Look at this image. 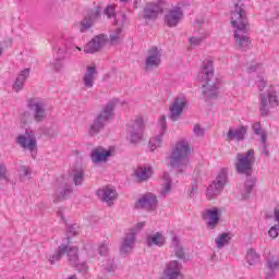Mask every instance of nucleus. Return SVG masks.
<instances>
[{
    "mask_svg": "<svg viewBox=\"0 0 279 279\" xmlns=\"http://www.w3.org/2000/svg\"><path fill=\"white\" fill-rule=\"evenodd\" d=\"M58 216L62 218V211H58Z\"/></svg>",
    "mask_w": 279,
    "mask_h": 279,
    "instance_id": "nucleus-59",
    "label": "nucleus"
},
{
    "mask_svg": "<svg viewBox=\"0 0 279 279\" xmlns=\"http://www.w3.org/2000/svg\"><path fill=\"white\" fill-rule=\"evenodd\" d=\"M247 134V126H239L238 129L230 128L227 137L229 141H245V135Z\"/></svg>",
    "mask_w": 279,
    "mask_h": 279,
    "instance_id": "nucleus-25",
    "label": "nucleus"
},
{
    "mask_svg": "<svg viewBox=\"0 0 279 279\" xmlns=\"http://www.w3.org/2000/svg\"><path fill=\"white\" fill-rule=\"evenodd\" d=\"M172 247L174 248V254L177 258H180L181 260H186V253L184 252V247H182V245L180 244V238H172Z\"/></svg>",
    "mask_w": 279,
    "mask_h": 279,
    "instance_id": "nucleus-29",
    "label": "nucleus"
},
{
    "mask_svg": "<svg viewBox=\"0 0 279 279\" xmlns=\"http://www.w3.org/2000/svg\"><path fill=\"white\" fill-rule=\"evenodd\" d=\"M85 17H87L94 24L97 23V21L101 19V7L98 5L94 9H89Z\"/></svg>",
    "mask_w": 279,
    "mask_h": 279,
    "instance_id": "nucleus-32",
    "label": "nucleus"
},
{
    "mask_svg": "<svg viewBox=\"0 0 279 279\" xmlns=\"http://www.w3.org/2000/svg\"><path fill=\"white\" fill-rule=\"evenodd\" d=\"M257 86L259 90H264L265 86H267V83L265 82V80L259 78Z\"/></svg>",
    "mask_w": 279,
    "mask_h": 279,
    "instance_id": "nucleus-54",
    "label": "nucleus"
},
{
    "mask_svg": "<svg viewBox=\"0 0 279 279\" xmlns=\"http://www.w3.org/2000/svg\"><path fill=\"white\" fill-rule=\"evenodd\" d=\"M106 43H108V35L99 34L88 41L84 47V53H98L104 49Z\"/></svg>",
    "mask_w": 279,
    "mask_h": 279,
    "instance_id": "nucleus-13",
    "label": "nucleus"
},
{
    "mask_svg": "<svg viewBox=\"0 0 279 279\" xmlns=\"http://www.w3.org/2000/svg\"><path fill=\"white\" fill-rule=\"evenodd\" d=\"M231 25L235 28L233 38L240 51H246L252 45V40L245 34L250 32V21L247 10L243 0H238L234 10L231 11Z\"/></svg>",
    "mask_w": 279,
    "mask_h": 279,
    "instance_id": "nucleus-1",
    "label": "nucleus"
},
{
    "mask_svg": "<svg viewBox=\"0 0 279 279\" xmlns=\"http://www.w3.org/2000/svg\"><path fill=\"white\" fill-rule=\"evenodd\" d=\"M73 193V186L66 182V179H64V175L60 177L57 180V184L54 187V194H53V204H60V202H64L65 199H69Z\"/></svg>",
    "mask_w": 279,
    "mask_h": 279,
    "instance_id": "nucleus-8",
    "label": "nucleus"
},
{
    "mask_svg": "<svg viewBox=\"0 0 279 279\" xmlns=\"http://www.w3.org/2000/svg\"><path fill=\"white\" fill-rule=\"evenodd\" d=\"M254 162H256L254 149H248L245 154H236V173L246 175L247 178L244 182V189L241 191L242 199H250L252 191H254V186H256V178L252 177V173H254Z\"/></svg>",
    "mask_w": 279,
    "mask_h": 279,
    "instance_id": "nucleus-2",
    "label": "nucleus"
},
{
    "mask_svg": "<svg viewBox=\"0 0 279 279\" xmlns=\"http://www.w3.org/2000/svg\"><path fill=\"white\" fill-rule=\"evenodd\" d=\"M258 260H260V255H258V253H256V250L248 248L247 253H246V262L250 265H256V263H258Z\"/></svg>",
    "mask_w": 279,
    "mask_h": 279,
    "instance_id": "nucleus-34",
    "label": "nucleus"
},
{
    "mask_svg": "<svg viewBox=\"0 0 279 279\" xmlns=\"http://www.w3.org/2000/svg\"><path fill=\"white\" fill-rule=\"evenodd\" d=\"M95 74H97V68H95V65L88 66L83 76V84L85 88H93V86H95Z\"/></svg>",
    "mask_w": 279,
    "mask_h": 279,
    "instance_id": "nucleus-27",
    "label": "nucleus"
},
{
    "mask_svg": "<svg viewBox=\"0 0 279 279\" xmlns=\"http://www.w3.org/2000/svg\"><path fill=\"white\" fill-rule=\"evenodd\" d=\"M274 219L277 226H279V205H277L274 209Z\"/></svg>",
    "mask_w": 279,
    "mask_h": 279,
    "instance_id": "nucleus-53",
    "label": "nucleus"
},
{
    "mask_svg": "<svg viewBox=\"0 0 279 279\" xmlns=\"http://www.w3.org/2000/svg\"><path fill=\"white\" fill-rule=\"evenodd\" d=\"M72 182L74 185L76 186H82V184H84V169L80 168V169H73L72 170Z\"/></svg>",
    "mask_w": 279,
    "mask_h": 279,
    "instance_id": "nucleus-30",
    "label": "nucleus"
},
{
    "mask_svg": "<svg viewBox=\"0 0 279 279\" xmlns=\"http://www.w3.org/2000/svg\"><path fill=\"white\" fill-rule=\"evenodd\" d=\"M259 112L262 117H267L269 114V109L276 108V106H278V95L276 94V92H268L267 95L259 94Z\"/></svg>",
    "mask_w": 279,
    "mask_h": 279,
    "instance_id": "nucleus-12",
    "label": "nucleus"
},
{
    "mask_svg": "<svg viewBox=\"0 0 279 279\" xmlns=\"http://www.w3.org/2000/svg\"><path fill=\"white\" fill-rule=\"evenodd\" d=\"M267 267L270 270V272H268L266 279H272L274 272L276 271V269H279V260L268 259Z\"/></svg>",
    "mask_w": 279,
    "mask_h": 279,
    "instance_id": "nucleus-36",
    "label": "nucleus"
},
{
    "mask_svg": "<svg viewBox=\"0 0 279 279\" xmlns=\"http://www.w3.org/2000/svg\"><path fill=\"white\" fill-rule=\"evenodd\" d=\"M134 243H136V233L134 232V229H132L131 232L124 236L120 245V255L125 257L129 254H132Z\"/></svg>",
    "mask_w": 279,
    "mask_h": 279,
    "instance_id": "nucleus-19",
    "label": "nucleus"
},
{
    "mask_svg": "<svg viewBox=\"0 0 279 279\" xmlns=\"http://www.w3.org/2000/svg\"><path fill=\"white\" fill-rule=\"evenodd\" d=\"M180 276H182V264L178 260H171L166 264L161 279H179Z\"/></svg>",
    "mask_w": 279,
    "mask_h": 279,
    "instance_id": "nucleus-18",
    "label": "nucleus"
},
{
    "mask_svg": "<svg viewBox=\"0 0 279 279\" xmlns=\"http://www.w3.org/2000/svg\"><path fill=\"white\" fill-rule=\"evenodd\" d=\"M195 193H197V186L193 185L192 191L190 192V197H195Z\"/></svg>",
    "mask_w": 279,
    "mask_h": 279,
    "instance_id": "nucleus-56",
    "label": "nucleus"
},
{
    "mask_svg": "<svg viewBox=\"0 0 279 279\" xmlns=\"http://www.w3.org/2000/svg\"><path fill=\"white\" fill-rule=\"evenodd\" d=\"M110 247L108 246V243L104 242L99 248H98V253L100 254V256H108V252H109Z\"/></svg>",
    "mask_w": 279,
    "mask_h": 279,
    "instance_id": "nucleus-45",
    "label": "nucleus"
},
{
    "mask_svg": "<svg viewBox=\"0 0 279 279\" xmlns=\"http://www.w3.org/2000/svg\"><path fill=\"white\" fill-rule=\"evenodd\" d=\"M252 129L254 134H256L257 136H260V138H263V134H266L265 132H263V126L260 125V122H255Z\"/></svg>",
    "mask_w": 279,
    "mask_h": 279,
    "instance_id": "nucleus-42",
    "label": "nucleus"
},
{
    "mask_svg": "<svg viewBox=\"0 0 279 279\" xmlns=\"http://www.w3.org/2000/svg\"><path fill=\"white\" fill-rule=\"evenodd\" d=\"M75 49H77V51H82V48H80V47H77V46L75 47Z\"/></svg>",
    "mask_w": 279,
    "mask_h": 279,
    "instance_id": "nucleus-61",
    "label": "nucleus"
},
{
    "mask_svg": "<svg viewBox=\"0 0 279 279\" xmlns=\"http://www.w3.org/2000/svg\"><path fill=\"white\" fill-rule=\"evenodd\" d=\"M159 125L161 128L159 135L150 138L148 143L151 151H155L156 149H158V147H161L162 145V136H165V132H167V117L165 116L160 117Z\"/></svg>",
    "mask_w": 279,
    "mask_h": 279,
    "instance_id": "nucleus-20",
    "label": "nucleus"
},
{
    "mask_svg": "<svg viewBox=\"0 0 279 279\" xmlns=\"http://www.w3.org/2000/svg\"><path fill=\"white\" fill-rule=\"evenodd\" d=\"M22 172L25 178H29V175H32V170L27 166H22Z\"/></svg>",
    "mask_w": 279,
    "mask_h": 279,
    "instance_id": "nucleus-52",
    "label": "nucleus"
},
{
    "mask_svg": "<svg viewBox=\"0 0 279 279\" xmlns=\"http://www.w3.org/2000/svg\"><path fill=\"white\" fill-rule=\"evenodd\" d=\"M117 108V104L114 101H109L107 105L102 107V110L97 114L94 119L90 128H89V136H96L99 134L108 123L114 119V109Z\"/></svg>",
    "mask_w": 279,
    "mask_h": 279,
    "instance_id": "nucleus-6",
    "label": "nucleus"
},
{
    "mask_svg": "<svg viewBox=\"0 0 279 279\" xmlns=\"http://www.w3.org/2000/svg\"><path fill=\"white\" fill-rule=\"evenodd\" d=\"M77 252H80L77 246L61 244L52 255H49L48 260L51 265H56V262L60 260L66 254L71 267H74L78 271H86V264L80 263V254Z\"/></svg>",
    "mask_w": 279,
    "mask_h": 279,
    "instance_id": "nucleus-5",
    "label": "nucleus"
},
{
    "mask_svg": "<svg viewBox=\"0 0 279 279\" xmlns=\"http://www.w3.org/2000/svg\"><path fill=\"white\" fill-rule=\"evenodd\" d=\"M204 38H206V37H191L190 43H191V45H195V46L202 45Z\"/></svg>",
    "mask_w": 279,
    "mask_h": 279,
    "instance_id": "nucleus-49",
    "label": "nucleus"
},
{
    "mask_svg": "<svg viewBox=\"0 0 279 279\" xmlns=\"http://www.w3.org/2000/svg\"><path fill=\"white\" fill-rule=\"evenodd\" d=\"M162 62L160 50L158 47H151L148 49V56L145 61V71H154L158 69Z\"/></svg>",
    "mask_w": 279,
    "mask_h": 279,
    "instance_id": "nucleus-16",
    "label": "nucleus"
},
{
    "mask_svg": "<svg viewBox=\"0 0 279 279\" xmlns=\"http://www.w3.org/2000/svg\"><path fill=\"white\" fill-rule=\"evenodd\" d=\"M278 234H279V225H275L269 229L268 236H270V239H278Z\"/></svg>",
    "mask_w": 279,
    "mask_h": 279,
    "instance_id": "nucleus-43",
    "label": "nucleus"
},
{
    "mask_svg": "<svg viewBox=\"0 0 279 279\" xmlns=\"http://www.w3.org/2000/svg\"><path fill=\"white\" fill-rule=\"evenodd\" d=\"M232 236H230V233H220L215 242L216 245L219 250H221V247H223L225 245H228L231 241Z\"/></svg>",
    "mask_w": 279,
    "mask_h": 279,
    "instance_id": "nucleus-33",
    "label": "nucleus"
},
{
    "mask_svg": "<svg viewBox=\"0 0 279 279\" xmlns=\"http://www.w3.org/2000/svg\"><path fill=\"white\" fill-rule=\"evenodd\" d=\"M183 19H184V12L182 11V8L174 7L166 13L165 24L168 27H178V25H180Z\"/></svg>",
    "mask_w": 279,
    "mask_h": 279,
    "instance_id": "nucleus-15",
    "label": "nucleus"
},
{
    "mask_svg": "<svg viewBox=\"0 0 279 279\" xmlns=\"http://www.w3.org/2000/svg\"><path fill=\"white\" fill-rule=\"evenodd\" d=\"M138 182H147L151 178V168H138L135 171Z\"/></svg>",
    "mask_w": 279,
    "mask_h": 279,
    "instance_id": "nucleus-31",
    "label": "nucleus"
},
{
    "mask_svg": "<svg viewBox=\"0 0 279 279\" xmlns=\"http://www.w3.org/2000/svg\"><path fill=\"white\" fill-rule=\"evenodd\" d=\"M162 178H163L166 183L171 182V175H169V172H163Z\"/></svg>",
    "mask_w": 279,
    "mask_h": 279,
    "instance_id": "nucleus-55",
    "label": "nucleus"
},
{
    "mask_svg": "<svg viewBox=\"0 0 279 279\" xmlns=\"http://www.w3.org/2000/svg\"><path fill=\"white\" fill-rule=\"evenodd\" d=\"M0 180L10 182V178L8 177V166H5V163H0Z\"/></svg>",
    "mask_w": 279,
    "mask_h": 279,
    "instance_id": "nucleus-40",
    "label": "nucleus"
},
{
    "mask_svg": "<svg viewBox=\"0 0 279 279\" xmlns=\"http://www.w3.org/2000/svg\"><path fill=\"white\" fill-rule=\"evenodd\" d=\"M189 158H191V145L186 140H181L177 142L169 156L170 167L178 169V173H184L190 165Z\"/></svg>",
    "mask_w": 279,
    "mask_h": 279,
    "instance_id": "nucleus-4",
    "label": "nucleus"
},
{
    "mask_svg": "<svg viewBox=\"0 0 279 279\" xmlns=\"http://www.w3.org/2000/svg\"><path fill=\"white\" fill-rule=\"evenodd\" d=\"M121 28H117L116 32L109 36L111 45H119V43H121Z\"/></svg>",
    "mask_w": 279,
    "mask_h": 279,
    "instance_id": "nucleus-38",
    "label": "nucleus"
},
{
    "mask_svg": "<svg viewBox=\"0 0 279 279\" xmlns=\"http://www.w3.org/2000/svg\"><path fill=\"white\" fill-rule=\"evenodd\" d=\"M110 156H112V150H106L101 146L95 148L90 154L92 162L95 165L99 162H106Z\"/></svg>",
    "mask_w": 279,
    "mask_h": 279,
    "instance_id": "nucleus-23",
    "label": "nucleus"
},
{
    "mask_svg": "<svg viewBox=\"0 0 279 279\" xmlns=\"http://www.w3.org/2000/svg\"><path fill=\"white\" fill-rule=\"evenodd\" d=\"M189 106V101L185 97H175L170 106V114L169 119L171 121H178L180 117H182V112H184V108Z\"/></svg>",
    "mask_w": 279,
    "mask_h": 279,
    "instance_id": "nucleus-14",
    "label": "nucleus"
},
{
    "mask_svg": "<svg viewBox=\"0 0 279 279\" xmlns=\"http://www.w3.org/2000/svg\"><path fill=\"white\" fill-rule=\"evenodd\" d=\"M165 243H166L165 235H162V233L160 232H156L155 234H150L147 236L148 247H151L154 245H156L157 247H162Z\"/></svg>",
    "mask_w": 279,
    "mask_h": 279,
    "instance_id": "nucleus-28",
    "label": "nucleus"
},
{
    "mask_svg": "<svg viewBox=\"0 0 279 279\" xmlns=\"http://www.w3.org/2000/svg\"><path fill=\"white\" fill-rule=\"evenodd\" d=\"M259 141L263 145L262 154H264V156H269V149H267V133H262V138Z\"/></svg>",
    "mask_w": 279,
    "mask_h": 279,
    "instance_id": "nucleus-41",
    "label": "nucleus"
},
{
    "mask_svg": "<svg viewBox=\"0 0 279 279\" xmlns=\"http://www.w3.org/2000/svg\"><path fill=\"white\" fill-rule=\"evenodd\" d=\"M3 53V49L0 48V56Z\"/></svg>",
    "mask_w": 279,
    "mask_h": 279,
    "instance_id": "nucleus-62",
    "label": "nucleus"
},
{
    "mask_svg": "<svg viewBox=\"0 0 279 279\" xmlns=\"http://www.w3.org/2000/svg\"><path fill=\"white\" fill-rule=\"evenodd\" d=\"M143 228H145V222H137L136 229L137 230H143Z\"/></svg>",
    "mask_w": 279,
    "mask_h": 279,
    "instance_id": "nucleus-57",
    "label": "nucleus"
},
{
    "mask_svg": "<svg viewBox=\"0 0 279 279\" xmlns=\"http://www.w3.org/2000/svg\"><path fill=\"white\" fill-rule=\"evenodd\" d=\"M26 104L36 123H43L47 119V105L40 98H28Z\"/></svg>",
    "mask_w": 279,
    "mask_h": 279,
    "instance_id": "nucleus-7",
    "label": "nucleus"
},
{
    "mask_svg": "<svg viewBox=\"0 0 279 279\" xmlns=\"http://www.w3.org/2000/svg\"><path fill=\"white\" fill-rule=\"evenodd\" d=\"M195 136H204V129L199 124H195L194 130H193Z\"/></svg>",
    "mask_w": 279,
    "mask_h": 279,
    "instance_id": "nucleus-48",
    "label": "nucleus"
},
{
    "mask_svg": "<svg viewBox=\"0 0 279 279\" xmlns=\"http://www.w3.org/2000/svg\"><path fill=\"white\" fill-rule=\"evenodd\" d=\"M16 143L22 147V149H27L28 151H36L38 149V141L36 140V133L32 129H26L23 134L16 137Z\"/></svg>",
    "mask_w": 279,
    "mask_h": 279,
    "instance_id": "nucleus-10",
    "label": "nucleus"
},
{
    "mask_svg": "<svg viewBox=\"0 0 279 279\" xmlns=\"http://www.w3.org/2000/svg\"><path fill=\"white\" fill-rule=\"evenodd\" d=\"M105 14L107 19H117V14L114 13V7L110 4L105 9Z\"/></svg>",
    "mask_w": 279,
    "mask_h": 279,
    "instance_id": "nucleus-44",
    "label": "nucleus"
},
{
    "mask_svg": "<svg viewBox=\"0 0 279 279\" xmlns=\"http://www.w3.org/2000/svg\"><path fill=\"white\" fill-rule=\"evenodd\" d=\"M121 16H122V22L125 23V21H128V15H125V13H122Z\"/></svg>",
    "mask_w": 279,
    "mask_h": 279,
    "instance_id": "nucleus-58",
    "label": "nucleus"
},
{
    "mask_svg": "<svg viewBox=\"0 0 279 279\" xmlns=\"http://www.w3.org/2000/svg\"><path fill=\"white\" fill-rule=\"evenodd\" d=\"M105 271L109 274L117 269V265L114 264V258H107L106 262L102 264Z\"/></svg>",
    "mask_w": 279,
    "mask_h": 279,
    "instance_id": "nucleus-37",
    "label": "nucleus"
},
{
    "mask_svg": "<svg viewBox=\"0 0 279 279\" xmlns=\"http://www.w3.org/2000/svg\"><path fill=\"white\" fill-rule=\"evenodd\" d=\"M66 58V47H58L56 51V60H64Z\"/></svg>",
    "mask_w": 279,
    "mask_h": 279,
    "instance_id": "nucleus-39",
    "label": "nucleus"
},
{
    "mask_svg": "<svg viewBox=\"0 0 279 279\" xmlns=\"http://www.w3.org/2000/svg\"><path fill=\"white\" fill-rule=\"evenodd\" d=\"M203 219L207 221V228L209 230H215L219 226V208L214 207L211 209H206L203 214Z\"/></svg>",
    "mask_w": 279,
    "mask_h": 279,
    "instance_id": "nucleus-21",
    "label": "nucleus"
},
{
    "mask_svg": "<svg viewBox=\"0 0 279 279\" xmlns=\"http://www.w3.org/2000/svg\"><path fill=\"white\" fill-rule=\"evenodd\" d=\"M54 71H62V69L64 68V60H58L54 59V62L52 63Z\"/></svg>",
    "mask_w": 279,
    "mask_h": 279,
    "instance_id": "nucleus-47",
    "label": "nucleus"
},
{
    "mask_svg": "<svg viewBox=\"0 0 279 279\" xmlns=\"http://www.w3.org/2000/svg\"><path fill=\"white\" fill-rule=\"evenodd\" d=\"M258 69H263V64L262 63H257V64H254V65H251L248 69H247V72L248 73H256V71H258Z\"/></svg>",
    "mask_w": 279,
    "mask_h": 279,
    "instance_id": "nucleus-50",
    "label": "nucleus"
},
{
    "mask_svg": "<svg viewBox=\"0 0 279 279\" xmlns=\"http://www.w3.org/2000/svg\"><path fill=\"white\" fill-rule=\"evenodd\" d=\"M66 234H68V245H69V243H71V236H75L77 234V230H75V226H70L66 231Z\"/></svg>",
    "mask_w": 279,
    "mask_h": 279,
    "instance_id": "nucleus-46",
    "label": "nucleus"
},
{
    "mask_svg": "<svg viewBox=\"0 0 279 279\" xmlns=\"http://www.w3.org/2000/svg\"><path fill=\"white\" fill-rule=\"evenodd\" d=\"M145 132V121L143 117H137L129 124L130 143L136 145L143 141V134Z\"/></svg>",
    "mask_w": 279,
    "mask_h": 279,
    "instance_id": "nucleus-9",
    "label": "nucleus"
},
{
    "mask_svg": "<svg viewBox=\"0 0 279 279\" xmlns=\"http://www.w3.org/2000/svg\"><path fill=\"white\" fill-rule=\"evenodd\" d=\"M157 206L158 197L154 193L144 194L135 204L136 208H144V210H156Z\"/></svg>",
    "mask_w": 279,
    "mask_h": 279,
    "instance_id": "nucleus-17",
    "label": "nucleus"
},
{
    "mask_svg": "<svg viewBox=\"0 0 279 279\" xmlns=\"http://www.w3.org/2000/svg\"><path fill=\"white\" fill-rule=\"evenodd\" d=\"M120 1H122L123 3H128L130 0H120Z\"/></svg>",
    "mask_w": 279,
    "mask_h": 279,
    "instance_id": "nucleus-60",
    "label": "nucleus"
},
{
    "mask_svg": "<svg viewBox=\"0 0 279 279\" xmlns=\"http://www.w3.org/2000/svg\"><path fill=\"white\" fill-rule=\"evenodd\" d=\"M29 68H26L17 75L13 84V90H15V93L23 90V86H25V82H27V77H29Z\"/></svg>",
    "mask_w": 279,
    "mask_h": 279,
    "instance_id": "nucleus-26",
    "label": "nucleus"
},
{
    "mask_svg": "<svg viewBox=\"0 0 279 279\" xmlns=\"http://www.w3.org/2000/svg\"><path fill=\"white\" fill-rule=\"evenodd\" d=\"M96 195L101 199V202H106L109 206H112L111 202L117 199V190L112 187H104L102 190H98Z\"/></svg>",
    "mask_w": 279,
    "mask_h": 279,
    "instance_id": "nucleus-24",
    "label": "nucleus"
},
{
    "mask_svg": "<svg viewBox=\"0 0 279 279\" xmlns=\"http://www.w3.org/2000/svg\"><path fill=\"white\" fill-rule=\"evenodd\" d=\"M162 7L154 3L146 4L143 10V19L146 21H156L158 19V14H161Z\"/></svg>",
    "mask_w": 279,
    "mask_h": 279,
    "instance_id": "nucleus-22",
    "label": "nucleus"
},
{
    "mask_svg": "<svg viewBox=\"0 0 279 279\" xmlns=\"http://www.w3.org/2000/svg\"><path fill=\"white\" fill-rule=\"evenodd\" d=\"M95 24L86 16L80 22V32L81 34H85L88 32Z\"/></svg>",
    "mask_w": 279,
    "mask_h": 279,
    "instance_id": "nucleus-35",
    "label": "nucleus"
},
{
    "mask_svg": "<svg viewBox=\"0 0 279 279\" xmlns=\"http://www.w3.org/2000/svg\"><path fill=\"white\" fill-rule=\"evenodd\" d=\"M198 80L205 82L203 88V99L208 101L219 97V81L215 77V68L213 61H206L203 64L202 72L198 73Z\"/></svg>",
    "mask_w": 279,
    "mask_h": 279,
    "instance_id": "nucleus-3",
    "label": "nucleus"
},
{
    "mask_svg": "<svg viewBox=\"0 0 279 279\" xmlns=\"http://www.w3.org/2000/svg\"><path fill=\"white\" fill-rule=\"evenodd\" d=\"M226 184H228V174L221 171L216 177V180L207 187V199H215L217 195H221V191H223Z\"/></svg>",
    "mask_w": 279,
    "mask_h": 279,
    "instance_id": "nucleus-11",
    "label": "nucleus"
},
{
    "mask_svg": "<svg viewBox=\"0 0 279 279\" xmlns=\"http://www.w3.org/2000/svg\"><path fill=\"white\" fill-rule=\"evenodd\" d=\"M171 192V182L165 183L163 190L161 191V195H167V193Z\"/></svg>",
    "mask_w": 279,
    "mask_h": 279,
    "instance_id": "nucleus-51",
    "label": "nucleus"
}]
</instances>
